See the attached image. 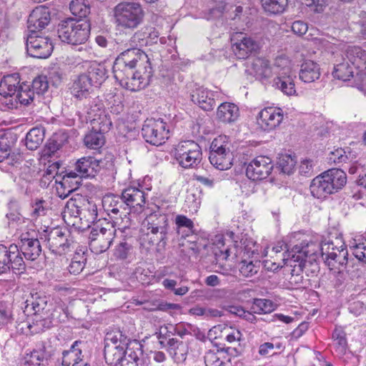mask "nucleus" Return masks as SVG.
Wrapping results in <instances>:
<instances>
[{
	"label": "nucleus",
	"mask_w": 366,
	"mask_h": 366,
	"mask_svg": "<svg viewBox=\"0 0 366 366\" xmlns=\"http://www.w3.org/2000/svg\"><path fill=\"white\" fill-rule=\"evenodd\" d=\"M114 78L126 89L139 91L149 83L152 69L148 56L142 50L124 49L115 59Z\"/></svg>",
	"instance_id": "obj_1"
},
{
	"label": "nucleus",
	"mask_w": 366,
	"mask_h": 366,
	"mask_svg": "<svg viewBox=\"0 0 366 366\" xmlns=\"http://www.w3.org/2000/svg\"><path fill=\"white\" fill-rule=\"evenodd\" d=\"M309 247V244L302 242L300 245H295L291 251L287 250L283 254L284 264L292 267L290 283L297 288L305 287L302 271L305 267L306 257L314 254V252L308 249Z\"/></svg>",
	"instance_id": "obj_2"
},
{
	"label": "nucleus",
	"mask_w": 366,
	"mask_h": 366,
	"mask_svg": "<svg viewBox=\"0 0 366 366\" xmlns=\"http://www.w3.org/2000/svg\"><path fill=\"white\" fill-rule=\"evenodd\" d=\"M155 209L143 222V225L147 230L144 240L151 245L164 247L167 239L168 217L160 211L158 206H155Z\"/></svg>",
	"instance_id": "obj_3"
},
{
	"label": "nucleus",
	"mask_w": 366,
	"mask_h": 366,
	"mask_svg": "<svg viewBox=\"0 0 366 366\" xmlns=\"http://www.w3.org/2000/svg\"><path fill=\"white\" fill-rule=\"evenodd\" d=\"M90 29V24L86 19H67L59 24L57 34L61 41L77 45L88 40Z\"/></svg>",
	"instance_id": "obj_4"
},
{
	"label": "nucleus",
	"mask_w": 366,
	"mask_h": 366,
	"mask_svg": "<svg viewBox=\"0 0 366 366\" xmlns=\"http://www.w3.org/2000/svg\"><path fill=\"white\" fill-rule=\"evenodd\" d=\"M129 342L130 339L119 330L107 332L104 350L106 362L110 366L121 365Z\"/></svg>",
	"instance_id": "obj_5"
},
{
	"label": "nucleus",
	"mask_w": 366,
	"mask_h": 366,
	"mask_svg": "<svg viewBox=\"0 0 366 366\" xmlns=\"http://www.w3.org/2000/svg\"><path fill=\"white\" fill-rule=\"evenodd\" d=\"M114 16L117 26L133 30L142 23L144 12L139 3L123 1L114 7Z\"/></svg>",
	"instance_id": "obj_6"
},
{
	"label": "nucleus",
	"mask_w": 366,
	"mask_h": 366,
	"mask_svg": "<svg viewBox=\"0 0 366 366\" xmlns=\"http://www.w3.org/2000/svg\"><path fill=\"white\" fill-rule=\"evenodd\" d=\"M100 161L93 157H84L79 159L73 166L72 169L65 172L63 177L64 183L69 182V179H78L76 184L80 183L82 178L94 177L100 171Z\"/></svg>",
	"instance_id": "obj_7"
},
{
	"label": "nucleus",
	"mask_w": 366,
	"mask_h": 366,
	"mask_svg": "<svg viewBox=\"0 0 366 366\" xmlns=\"http://www.w3.org/2000/svg\"><path fill=\"white\" fill-rule=\"evenodd\" d=\"M225 139L226 137L219 136L212 141L210 146L209 162L219 170H227L232 165L233 154Z\"/></svg>",
	"instance_id": "obj_8"
},
{
	"label": "nucleus",
	"mask_w": 366,
	"mask_h": 366,
	"mask_svg": "<svg viewBox=\"0 0 366 366\" xmlns=\"http://www.w3.org/2000/svg\"><path fill=\"white\" fill-rule=\"evenodd\" d=\"M277 77L274 79V86L287 96L295 94L294 78L290 62L285 58H277L274 66Z\"/></svg>",
	"instance_id": "obj_9"
},
{
	"label": "nucleus",
	"mask_w": 366,
	"mask_h": 366,
	"mask_svg": "<svg viewBox=\"0 0 366 366\" xmlns=\"http://www.w3.org/2000/svg\"><path fill=\"white\" fill-rule=\"evenodd\" d=\"M321 252L330 269H339L337 265L344 266L347 263V250L340 239H336V244L330 241L322 242Z\"/></svg>",
	"instance_id": "obj_10"
},
{
	"label": "nucleus",
	"mask_w": 366,
	"mask_h": 366,
	"mask_svg": "<svg viewBox=\"0 0 366 366\" xmlns=\"http://www.w3.org/2000/svg\"><path fill=\"white\" fill-rule=\"evenodd\" d=\"M169 129L162 119H147L142 127V134L145 141L152 145L159 146L169 138Z\"/></svg>",
	"instance_id": "obj_11"
},
{
	"label": "nucleus",
	"mask_w": 366,
	"mask_h": 366,
	"mask_svg": "<svg viewBox=\"0 0 366 366\" xmlns=\"http://www.w3.org/2000/svg\"><path fill=\"white\" fill-rule=\"evenodd\" d=\"M25 263L17 245L11 244L9 247L0 244V274H6L10 270L22 271Z\"/></svg>",
	"instance_id": "obj_12"
},
{
	"label": "nucleus",
	"mask_w": 366,
	"mask_h": 366,
	"mask_svg": "<svg viewBox=\"0 0 366 366\" xmlns=\"http://www.w3.org/2000/svg\"><path fill=\"white\" fill-rule=\"evenodd\" d=\"M202 149L194 141H186L178 145L175 157L179 164L185 169L197 166L202 160Z\"/></svg>",
	"instance_id": "obj_13"
},
{
	"label": "nucleus",
	"mask_w": 366,
	"mask_h": 366,
	"mask_svg": "<svg viewBox=\"0 0 366 366\" xmlns=\"http://www.w3.org/2000/svg\"><path fill=\"white\" fill-rule=\"evenodd\" d=\"M26 49L31 56L46 59L51 55L53 46L49 38L30 34L26 40Z\"/></svg>",
	"instance_id": "obj_14"
},
{
	"label": "nucleus",
	"mask_w": 366,
	"mask_h": 366,
	"mask_svg": "<svg viewBox=\"0 0 366 366\" xmlns=\"http://www.w3.org/2000/svg\"><path fill=\"white\" fill-rule=\"evenodd\" d=\"M273 169L272 159L266 156H258L247 167L246 174L253 181L266 179Z\"/></svg>",
	"instance_id": "obj_15"
},
{
	"label": "nucleus",
	"mask_w": 366,
	"mask_h": 366,
	"mask_svg": "<svg viewBox=\"0 0 366 366\" xmlns=\"http://www.w3.org/2000/svg\"><path fill=\"white\" fill-rule=\"evenodd\" d=\"M284 117L282 109L266 107L258 114L257 124L261 129L267 132L276 129L281 124Z\"/></svg>",
	"instance_id": "obj_16"
},
{
	"label": "nucleus",
	"mask_w": 366,
	"mask_h": 366,
	"mask_svg": "<svg viewBox=\"0 0 366 366\" xmlns=\"http://www.w3.org/2000/svg\"><path fill=\"white\" fill-rule=\"evenodd\" d=\"M116 229L113 226L109 228L102 227L97 233L92 232L90 247L96 253L107 251L112 244L115 236Z\"/></svg>",
	"instance_id": "obj_17"
},
{
	"label": "nucleus",
	"mask_w": 366,
	"mask_h": 366,
	"mask_svg": "<svg viewBox=\"0 0 366 366\" xmlns=\"http://www.w3.org/2000/svg\"><path fill=\"white\" fill-rule=\"evenodd\" d=\"M49 249L55 254L61 255L70 250L73 242L61 229H55L50 232L47 237Z\"/></svg>",
	"instance_id": "obj_18"
},
{
	"label": "nucleus",
	"mask_w": 366,
	"mask_h": 366,
	"mask_svg": "<svg viewBox=\"0 0 366 366\" xmlns=\"http://www.w3.org/2000/svg\"><path fill=\"white\" fill-rule=\"evenodd\" d=\"M234 39H237V41L233 44L232 49L239 59H247L252 54L257 52L259 48L257 41L241 33L237 34Z\"/></svg>",
	"instance_id": "obj_19"
},
{
	"label": "nucleus",
	"mask_w": 366,
	"mask_h": 366,
	"mask_svg": "<svg viewBox=\"0 0 366 366\" xmlns=\"http://www.w3.org/2000/svg\"><path fill=\"white\" fill-rule=\"evenodd\" d=\"M51 20L49 8L40 6L36 7L28 18V29L31 34H36L37 31L45 28Z\"/></svg>",
	"instance_id": "obj_20"
},
{
	"label": "nucleus",
	"mask_w": 366,
	"mask_h": 366,
	"mask_svg": "<svg viewBox=\"0 0 366 366\" xmlns=\"http://www.w3.org/2000/svg\"><path fill=\"white\" fill-rule=\"evenodd\" d=\"M145 192L136 187H129L122 192L125 204L128 207V211L132 208L138 212L142 209L146 203Z\"/></svg>",
	"instance_id": "obj_21"
},
{
	"label": "nucleus",
	"mask_w": 366,
	"mask_h": 366,
	"mask_svg": "<svg viewBox=\"0 0 366 366\" xmlns=\"http://www.w3.org/2000/svg\"><path fill=\"white\" fill-rule=\"evenodd\" d=\"M144 365L142 345L137 340H130L126 348V353L121 366H144Z\"/></svg>",
	"instance_id": "obj_22"
},
{
	"label": "nucleus",
	"mask_w": 366,
	"mask_h": 366,
	"mask_svg": "<svg viewBox=\"0 0 366 366\" xmlns=\"http://www.w3.org/2000/svg\"><path fill=\"white\" fill-rule=\"evenodd\" d=\"M190 98L193 103L204 111H211L216 105L214 93L203 86H198L193 89L190 94Z\"/></svg>",
	"instance_id": "obj_23"
},
{
	"label": "nucleus",
	"mask_w": 366,
	"mask_h": 366,
	"mask_svg": "<svg viewBox=\"0 0 366 366\" xmlns=\"http://www.w3.org/2000/svg\"><path fill=\"white\" fill-rule=\"evenodd\" d=\"M49 300V297L46 296L44 292L32 290L29 297L26 300L25 309L26 311H29V310L34 311V314L36 315L41 312L44 313Z\"/></svg>",
	"instance_id": "obj_24"
},
{
	"label": "nucleus",
	"mask_w": 366,
	"mask_h": 366,
	"mask_svg": "<svg viewBox=\"0 0 366 366\" xmlns=\"http://www.w3.org/2000/svg\"><path fill=\"white\" fill-rule=\"evenodd\" d=\"M93 83L86 74H80L73 82L71 94L77 99H86L92 90Z\"/></svg>",
	"instance_id": "obj_25"
},
{
	"label": "nucleus",
	"mask_w": 366,
	"mask_h": 366,
	"mask_svg": "<svg viewBox=\"0 0 366 366\" xmlns=\"http://www.w3.org/2000/svg\"><path fill=\"white\" fill-rule=\"evenodd\" d=\"M102 203L109 214L110 213L115 215L119 214V217L122 218L123 216L126 217L129 214L128 207L125 204L122 195H107L104 197Z\"/></svg>",
	"instance_id": "obj_26"
},
{
	"label": "nucleus",
	"mask_w": 366,
	"mask_h": 366,
	"mask_svg": "<svg viewBox=\"0 0 366 366\" xmlns=\"http://www.w3.org/2000/svg\"><path fill=\"white\" fill-rule=\"evenodd\" d=\"M353 67L345 56L341 54L336 57L332 75L337 79L344 81H348L353 76Z\"/></svg>",
	"instance_id": "obj_27"
},
{
	"label": "nucleus",
	"mask_w": 366,
	"mask_h": 366,
	"mask_svg": "<svg viewBox=\"0 0 366 366\" xmlns=\"http://www.w3.org/2000/svg\"><path fill=\"white\" fill-rule=\"evenodd\" d=\"M310 188L312 195L317 199H324L329 194H333L332 187L325 178V172L312 179Z\"/></svg>",
	"instance_id": "obj_28"
},
{
	"label": "nucleus",
	"mask_w": 366,
	"mask_h": 366,
	"mask_svg": "<svg viewBox=\"0 0 366 366\" xmlns=\"http://www.w3.org/2000/svg\"><path fill=\"white\" fill-rule=\"evenodd\" d=\"M20 249L24 257L31 261L36 259L41 252V246L38 239L21 237Z\"/></svg>",
	"instance_id": "obj_29"
},
{
	"label": "nucleus",
	"mask_w": 366,
	"mask_h": 366,
	"mask_svg": "<svg viewBox=\"0 0 366 366\" xmlns=\"http://www.w3.org/2000/svg\"><path fill=\"white\" fill-rule=\"evenodd\" d=\"M355 68H366V51L357 46H349L342 54Z\"/></svg>",
	"instance_id": "obj_30"
},
{
	"label": "nucleus",
	"mask_w": 366,
	"mask_h": 366,
	"mask_svg": "<svg viewBox=\"0 0 366 366\" xmlns=\"http://www.w3.org/2000/svg\"><path fill=\"white\" fill-rule=\"evenodd\" d=\"M238 107L230 102L222 103L217 110V118L223 123H232L239 117Z\"/></svg>",
	"instance_id": "obj_31"
},
{
	"label": "nucleus",
	"mask_w": 366,
	"mask_h": 366,
	"mask_svg": "<svg viewBox=\"0 0 366 366\" xmlns=\"http://www.w3.org/2000/svg\"><path fill=\"white\" fill-rule=\"evenodd\" d=\"M300 79L305 83L314 82L320 76V68L318 64L306 60L302 65L299 73Z\"/></svg>",
	"instance_id": "obj_32"
},
{
	"label": "nucleus",
	"mask_w": 366,
	"mask_h": 366,
	"mask_svg": "<svg viewBox=\"0 0 366 366\" xmlns=\"http://www.w3.org/2000/svg\"><path fill=\"white\" fill-rule=\"evenodd\" d=\"M82 342L75 341L69 350L62 352L61 365L63 366H79L82 362L81 349L79 347Z\"/></svg>",
	"instance_id": "obj_33"
},
{
	"label": "nucleus",
	"mask_w": 366,
	"mask_h": 366,
	"mask_svg": "<svg viewBox=\"0 0 366 366\" xmlns=\"http://www.w3.org/2000/svg\"><path fill=\"white\" fill-rule=\"evenodd\" d=\"M19 84L18 75L11 74L4 76L0 81V95L4 98L16 97Z\"/></svg>",
	"instance_id": "obj_34"
},
{
	"label": "nucleus",
	"mask_w": 366,
	"mask_h": 366,
	"mask_svg": "<svg viewBox=\"0 0 366 366\" xmlns=\"http://www.w3.org/2000/svg\"><path fill=\"white\" fill-rule=\"evenodd\" d=\"M325 178L330 182L333 193L337 192L341 189L347 182V176L345 172L337 168L328 169L325 172Z\"/></svg>",
	"instance_id": "obj_35"
},
{
	"label": "nucleus",
	"mask_w": 366,
	"mask_h": 366,
	"mask_svg": "<svg viewBox=\"0 0 366 366\" xmlns=\"http://www.w3.org/2000/svg\"><path fill=\"white\" fill-rule=\"evenodd\" d=\"M85 74L91 79L93 86H96L101 85L107 77V71L105 67L97 63L92 64Z\"/></svg>",
	"instance_id": "obj_36"
},
{
	"label": "nucleus",
	"mask_w": 366,
	"mask_h": 366,
	"mask_svg": "<svg viewBox=\"0 0 366 366\" xmlns=\"http://www.w3.org/2000/svg\"><path fill=\"white\" fill-rule=\"evenodd\" d=\"M44 138V130L41 127H34L26 134V147L30 150H35L42 143Z\"/></svg>",
	"instance_id": "obj_37"
},
{
	"label": "nucleus",
	"mask_w": 366,
	"mask_h": 366,
	"mask_svg": "<svg viewBox=\"0 0 366 366\" xmlns=\"http://www.w3.org/2000/svg\"><path fill=\"white\" fill-rule=\"evenodd\" d=\"M252 69L257 78L267 79L272 74V69L270 67L268 61L263 59H255L252 63Z\"/></svg>",
	"instance_id": "obj_38"
},
{
	"label": "nucleus",
	"mask_w": 366,
	"mask_h": 366,
	"mask_svg": "<svg viewBox=\"0 0 366 366\" xmlns=\"http://www.w3.org/2000/svg\"><path fill=\"white\" fill-rule=\"evenodd\" d=\"M86 262L85 251L82 248L76 249L68 267L69 272L74 275L79 274L84 268Z\"/></svg>",
	"instance_id": "obj_39"
},
{
	"label": "nucleus",
	"mask_w": 366,
	"mask_h": 366,
	"mask_svg": "<svg viewBox=\"0 0 366 366\" xmlns=\"http://www.w3.org/2000/svg\"><path fill=\"white\" fill-rule=\"evenodd\" d=\"M84 142L87 148L98 149L104 144L105 138L104 134L91 129V131L85 135Z\"/></svg>",
	"instance_id": "obj_40"
},
{
	"label": "nucleus",
	"mask_w": 366,
	"mask_h": 366,
	"mask_svg": "<svg viewBox=\"0 0 366 366\" xmlns=\"http://www.w3.org/2000/svg\"><path fill=\"white\" fill-rule=\"evenodd\" d=\"M89 121L92 129H94V131H97L102 134L107 132L112 126V120L110 119L109 116L107 113L99 114V116L93 119H91V120Z\"/></svg>",
	"instance_id": "obj_41"
},
{
	"label": "nucleus",
	"mask_w": 366,
	"mask_h": 366,
	"mask_svg": "<svg viewBox=\"0 0 366 366\" xmlns=\"http://www.w3.org/2000/svg\"><path fill=\"white\" fill-rule=\"evenodd\" d=\"M206 366H232L229 359L222 354L208 351L204 355Z\"/></svg>",
	"instance_id": "obj_42"
},
{
	"label": "nucleus",
	"mask_w": 366,
	"mask_h": 366,
	"mask_svg": "<svg viewBox=\"0 0 366 366\" xmlns=\"http://www.w3.org/2000/svg\"><path fill=\"white\" fill-rule=\"evenodd\" d=\"M69 9L72 14L83 19L90 13V6L88 0H72L69 4Z\"/></svg>",
	"instance_id": "obj_43"
},
{
	"label": "nucleus",
	"mask_w": 366,
	"mask_h": 366,
	"mask_svg": "<svg viewBox=\"0 0 366 366\" xmlns=\"http://www.w3.org/2000/svg\"><path fill=\"white\" fill-rule=\"evenodd\" d=\"M50 355L39 351H34L25 358L21 366H48V358Z\"/></svg>",
	"instance_id": "obj_44"
},
{
	"label": "nucleus",
	"mask_w": 366,
	"mask_h": 366,
	"mask_svg": "<svg viewBox=\"0 0 366 366\" xmlns=\"http://www.w3.org/2000/svg\"><path fill=\"white\" fill-rule=\"evenodd\" d=\"M34 95L35 94L31 89L30 85L23 83L19 86L15 100L19 102L21 104L28 105L33 102Z\"/></svg>",
	"instance_id": "obj_45"
},
{
	"label": "nucleus",
	"mask_w": 366,
	"mask_h": 366,
	"mask_svg": "<svg viewBox=\"0 0 366 366\" xmlns=\"http://www.w3.org/2000/svg\"><path fill=\"white\" fill-rule=\"evenodd\" d=\"M275 309V305L272 300L267 299H254L251 307L252 312L256 314L270 313Z\"/></svg>",
	"instance_id": "obj_46"
},
{
	"label": "nucleus",
	"mask_w": 366,
	"mask_h": 366,
	"mask_svg": "<svg viewBox=\"0 0 366 366\" xmlns=\"http://www.w3.org/2000/svg\"><path fill=\"white\" fill-rule=\"evenodd\" d=\"M264 9L270 14L282 13L287 4V0H261Z\"/></svg>",
	"instance_id": "obj_47"
},
{
	"label": "nucleus",
	"mask_w": 366,
	"mask_h": 366,
	"mask_svg": "<svg viewBox=\"0 0 366 366\" xmlns=\"http://www.w3.org/2000/svg\"><path fill=\"white\" fill-rule=\"evenodd\" d=\"M277 167L284 174H290L293 172L296 160L289 154H282L277 161Z\"/></svg>",
	"instance_id": "obj_48"
},
{
	"label": "nucleus",
	"mask_w": 366,
	"mask_h": 366,
	"mask_svg": "<svg viewBox=\"0 0 366 366\" xmlns=\"http://www.w3.org/2000/svg\"><path fill=\"white\" fill-rule=\"evenodd\" d=\"M31 89L37 95L44 94L49 88L47 77L44 75L36 76L30 85Z\"/></svg>",
	"instance_id": "obj_49"
},
{
	"label": "nucleus",
	"mask_w": 366,
	"mask_h": 366,
	"mask_svg": "<svg viewBox=\"0 0 366 366\" xmlns=\"http://www.w3.org/2000/svg\"><path fill=\"white\" fill-rule=\"evenodd\" d=\"M259 269V262L252 261L247 262V260L241 261L239 264V272L245 277H252L257 273Z\"/></svg>",
	"instance_id": "obj_50"
},
{
	"label": "nucleus",
	"mask_w": 366,
	"mask_h": 366,
	"mask_svg": "<svg viewBox=\"0 0 366 366\" xmlns=\"http://www.w3.org/2000/svg\"><path fill=\"white\" fill-rule=\"evenodd\" d=\"M105 113L104 104L99 99L95 98L89 101L87 108V114L89 120L99 116V114Z\"/></svg>",
	"instance_id": "obj_51"
},
{
	"label": "nucleus",
	"mask_w": 366,
	"mask_h": 366,
	"mask_svg": "<svg viewBox=\"0 0 366 366\" xmlns=\"http://www.w3.org/2000/svg\"><path fill=\"white\" fill-rule=\"evenodd\" d=\"M175 223L177 227V232L179 234L181 233V230L184 228L187 229L188 233H192L194 230V223L193 222L187 218L184 215L179 214L176 217Z\"/></svg>",
	"instance_id": "obj_52"
},
{
	"label": "nucleus",
	"mask_w": 366,
	"mask_h": 366,
	"mask_svg": "<svg viewBox=\"0 0 366 366\" xmlns=\"http://www.w3.org/2000/svg\"><path fill=\"white\" fill-rule=\"evenodd\" d=\"M332 338L336 342L337 349L341 352H344L347 348L345 332L341 329L336 328L332 333Z\"/></svg>",
	"instance_id": "obj_53"
},
{
	"label": "nucleus",
	"mask_w": 366,
	"mask_h": 366,
	"mask_svg": "<svg viewBox=\"0 0 366 366\" xmlns=\"http://www.w3.org/2000/svg\"><path fill=\"white\" fill-rule=\"evenodd\" d=\"M145 44L142 34L136 32L129 40L124 44V49L141 50L139 47Z\"/></svg>",
	"instance_id": "obj_54"
},
{
	"label": "nucleus",
	"mask_w": 366,
	"mask_h": 366,
	"mask_svg": "<svg viewBox=\"0 0 366 366\" xmlns=\"http://www.w3.org/2000/svg\"><path fill=\"white\" fill-rule=\"evenodd\" d=\"M11 146L6 134L0 136V162L10 155Z\"/></svg>",
	"instance_id": "obj_55"
},
{
	"label": "nucleus",
	"mask_w": 366,
	"mask_h": 366,
	"mask_svg": "<svg viewBox=\"0 0 366 366\" xmlns=\"http://www.w3.org/2000/svg\"><path fill=\"white\" fill-rule=\"evenodd\" d=\"M44 200H38L32 205V212L31 216L33 219H37L39 217L46 214V209L44 206Z\"/></svg>",
	"instance_id": "obj_56"
},
{
	"label": "nucleus",
	"mask_w": 366,
	"mask_h": 366,
	"mask_svg": "<svg viewBox=\"0 0 366 366\" xmlns=\"http://www.w3.org/2000/svg\"><path fill=\"white\" fill-rule=\"evenodd\" d=\"M130 249L131 246L127 242H121L117 247L114 255L120 259H125L128 256Z\"/></svg>",
	"instance_id": "obj_57"
},
{
	"label": "nucleus",
	"mask_w": 366,
	"mask_h": 366,
	"mask_svg": "<svg viewBox=\"0 0 366 366\" xmlns=\"http://www.w3.org/2000/svg\"><path fill=\"white\" fill-rule=\"evenodd\" d=\"M330 155V159L336 164L345 162L347 159V156L345 154V150L342 148H338L331 152Z\"/></svg>",
	"instance_id": "obj_58"
},
{
	"label": "nucleus",
	"mask_w": 366,
	"mask_h": 366,
	"mask_svg": "<svg viewBox=\"0 0 366 366\" xmlns=\"http://www.w3.org/2000/svg\"><path fill=\"white\" fill-rule=\"evenodd\" d=\"M184 343L182 342L179 341L177 342V344L172 345L169 349L168 351L170 354V355L172 357L174 360L179 363L184 361V355L183 353L179 354L177 353V349L182 346Z\"/></svg>",
	"instance_id": "obj_59"
},
{
	"label": "nucleus",
	"mask_w": 366,
	"mask_h": 366,
	"mask_svg": "<svg viewBox=\"0 0 366 366\" xmlns=\"http://www.w3.org/2000/svg\"><path fill=\"white\" fill-rule=\"evenodd\" d=\"M299 172L302 175L311 176L313 173V165L310 159H304L299 167Z\"/></svg>",
	"instance_id": "obj_60"
},
{
	"label": "nucleus",
	"mask_w": 366,
	"mask_h": 366,
	"mask_svg": "<svg viewBox=\"0 0 366 366\" xmlns=\"http://www.w3.org/2000/svg\"><path fill=\"white\" fill-rule=\"evenodd\" d=\"M365 305L362 302L355 301L349 305L348 310L350 313L355 316L361 315L365 311Z\"/></svg>",
	"instance_id": "obj_61"
},
{
	"label": "nucleus",
	"mask_w": 366,
	"mask_h": 366,
	"mask_svg": "<svg viewBox=\"0 0 366 366\" xmlns=\"http://www.w3.org/2000/svg\"><path fill=\"white\" fill-rule=\"evenodd\" d=\"M292 30L295 34L301 36L307 32V25L302 21H296L292 25Z\"/></svg>",
	"instance_id": "obj_62"
},
{
	"label": "nucleus",
	"mask_w": 366,
	"mask_h": 366,
	"mask_svg": "<svg viewBox=\"0 0 366 366\" xmlns=\"http://www.w3.org/2000/svg\"><path fill=\"white\" fill-rule=\"evenodd\" d=\"M355 250H354V255L357 259H358L360 261H362L364 262H366V249L365 247L363 246V244H356L354 246Z\"/></svg>",
	"instance_id": "obj_63"
},
{
	"label": "nucleus",
	"mask_w": 366,
	"mask_h": 366,
	"mask_svg": "<svg viewBox=\"0 0 366 366\" xmlns=\"http://www.w3.org/2000/svg\"><path fill=\"white\" fill-rule=\"evenodd\" d=\"M242 336V335L239 330H232L231 332L226 335L225 339L228 342L232 343L240 341Z\"/></svg>",
	"instance_id": "obj_64"
}]
</instances>
